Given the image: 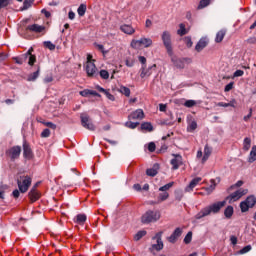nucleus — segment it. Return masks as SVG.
Wrapping results in <instances>:
<instances>
[{"label":"nucleus","mask_w":256,"mask_h":256,"mask_svg":"<svg viewBox=\"0 0 256 256\" xmlns=\"http://www.w3.org/2000/svg\"><path fill=\"white\" fill-rule=\"evenodd\" d=\"M161 40L166 49L167 54L171 57V62L176 69H185L186 65H191L193 60L189 57L177 58L173 55V42L171 41V32L164 31L161 35Z\"/></svg>","instance_id":"nucleus-1"},{"label":"nucleus","mask_w":256,"mask_h":256,"mask_svg":"<svg viewBox=\"0 0 256 256\" xmlns=\"http://www.w3.org/2000/svg\"><path fill=\"white\" fill-rule=\"evenodd\" d=\"M225 205H227V201L223 200V201H219L216 203H213L209 206H206L205 208L201 209V211H199L196 215H195V219H203V217H209V215H211V213H213L214 215L219 213L221 211V209H223V207H225Z\"/></svg>","instance_id":"nucleus-2"},{"label":"nucleus","mask_w":256,"mask_h":256,"mask_svg":"<svg viewBox=\"0 0 256 256\" xmlns=\"http://www.w3.org/2000/svg\"><path fill=\"white\" fill-rule=\"evenodd\" d=\"M161 219V213L157 210H148L145 214L142 215L141 221L142 223H155Z\"/></svg>","instance_id":"nucleus-3"},{"label":"nucleus","mask_w":256,"mask_h":256,"mask_svg":"<svg viewBox=\"0 0 256 256\" xmlns=\"http://www.w3.org/2000/svg\"><path fill=\"white\" fill-rule=\"evenodd\" d=\"M32 179L30 176H20L17 180V185L20 193H27L29 187H31Z\"/></svg>","instance_id":"nucleus-4"},{"label":"nucleus","mask_w":256,"mask_h":256,"mask_svg":"<svg viewBox=\"0 0 256 256\" xmlns=\"http://www.w3.org/2000/svg\"><path fill=\"white\" fill-rule=\"evenodd\" d=\"M130 45L133 49H140V47L149 48L153 45V40L151 38L142 37L139 40L133 39Z\"/></svg>","instance_id":"nucleus-5"},{"label":"nucleus","mask_w":256,"mask_h":256,"mask_svg":"<svg viewBox=\"0 0 256 256\" xmlns=\"http://www.w3.org/2000/svg\"><path fill=\"white\" fill-rule=\"evenodd\" d=\"M256 198L255 196H248L246 200L240 203V209L242 213H247L251 207H255Z\"/></svg>","instance_id":"nucleus-6"},{"label":"nucleus","mask_w":256,"mask_h":256,"mask_svg":"<svg viewBox=\"0 0 256 256\" xmlns=\"http://www.w3.org/2000/svg\"><path fill=\"white\" fill-rule=\"evenodd\" d=\"M7 157H10L11 161H15L21 157V146H13L6 150Z\"/></svg>","instance_id":"nucleus-7"},{"label":"nucleus","mask_w":256,"mask_h":256,"mask_svg":"<svg viewBox=\"0 0 256 256\" xmlns=\"http://www.w3.org/2000/svg\"><path fill=\"white\" fill-rule=\"evenodd\" d=\"M81 125L84 129H88V131H95V124L91 121L87 114H81Z\"/></svg>","instance_id":"nucleus-8"},{"label":"nucleus","mask_w":256,"mask_h":256,"mask_svg":"<svg viewBox=\"0 0 256 256\" xmlns=\"http://www.w3.org/2000/svg\"><path fill=\"white\" fill-rule=\"evenodd\" d=\"M247 193H249L248 189L240 188L239 190L230 194L226 199L230 201H239V199H241L243 195H247Z\"/></svg>","instance_id":"nucleus-9"},{"label":"nucleus","mask_w":256,"mask_h":256,"mask_svg":"<svg viewBox=\"0 0 256 256\" xmlns=\"http://www.w3.org/2000/svg\"><path fill=\"white\" fill-rule=\"evenodd\" d=\"M156 68H157L156 64L149 66L148 68L145 66H142L140 69L141 79H145V77H151V75H153V71H155Z\"/></svg>","instance_id":"nucleus-10"},{"label":"nucleus","mask_w":256,"mask_h":256,"mask_svg":"<svg viewBox=\"0 0 256 256\" xmlns=\"http://www.w3.org/2000/svg\"><path fill=\"white\" fill-rule=\"evenodd\" d=\"M85 70L88 75V77H94V75H97V66H95V63L91 61H87L85 65Z\"/></svg>","instance_id":"nucleus-11"},{"label":"nucleus","mask_w":256,"mask_h":256,"mask_svg":"<svg viewBox=\"0 0 256 256\" xmlns=\"http://www.w3.org/2000/svg\"><path fill=\"white\" fill-rule=\"evenodd\" d=\"M23 156L24 159L31 161L33 159V151L31 150V146L27 143V141L23 142Z\"/></svg>","instance_id":"nucleus-12"},{"label":"nucleus","mask_w":256,"mask_h":256,"mask_svg":"<svg viewBox=\"0 0 256 256\" xmlns=\"http://www.w3.org/2000/svg\"><path fill=\"white\" fill-rule=\"evenodd\" d=\"M128 119L131 121H141V119H145V113L143 112V109H137L134 112H132L129 116Z\"/></svg>","instance_id":"nucleus-13"},{"label":"nucleus","mask_w":256,"mask_h":256,"mask_svg":"<svg viewBox=\"0 0 256 256\" xmlns=\"http://www.w3.org/2000/svg\"><path fill=\"white\" fill-rule=\"evenodd\" d=\"M28 197L31 203H35V201H38V199L41 197V194L39 193V191H37V189H35V186H33L28 193Z\"/></svg>","instance_id":"nucleus-14"},{"label":"nucleus","mask_w":256,"mask_h":256,"mask_svg":"<svg viewBox=\"0 0 256 256\" xmlns=\"http://www.w3.org/2000/svg\"><path fill=\"white\" fill-rule=\"evenodd\" d=\"M183 234V230L181 228H176L171 236H169L168 241L170 243H175L179 237Z\"/></svg>","instance_id":"nucleus-15"},{"label":"nucleus","mask_w":256,"mask_h":256,"mask_svg":"<svg viewBox=\"0 0 256 256\" xmlns=\"http://www.w3.org/2000/svg\"><path fill=\"white\" fill-rule=\"evenodd\" d=\"M183 163V157L179 154L175 155V158L171 160V165L174 170L179 169V166Z\"/></svg>","instance_id":"nucleus-16"},{"label":"nucleus","mask_w":256,"mask_h":256,"mask_svg":"<svg viewBox=\"0 0 256 256\" xmlns=\"http://www.w3.org/2000/svg\"><path fill=\"white\" fill-rule=\"evenodd\" d=\"M120 31H122V33H125V35H133L135 33V28H133V26L129 24H122L120 26Z\"/></svg>","instance_id":"nucleus-17"},{"label":"nucleus","mask_w":256,"mask_h":256,"mask_svg":"<svg viewBox=\"0 0 256 256\" xmlns=\"http://www.w3.org/2000/svg\"><path fill=\"white\" fill-rule=\"evenodd\" d=\"M28 31H32L33 33H43L45 31V26H41L39 24H32L27 26Z\"/></svg>","instance_id":"nucleus-18"},{"label":"nucleus","mask_w":256,"mask_h":256,"mask_svg":"<svg viewBox=\"0 0 256 256\" xmlns=\"http://www.w3.org/2000/svg\"><path fill=\"white\" fill-rule=\"evenodd\" d=\"M81 97H89V95H93V97H101V94H99L97 91L84 89L79 92Z\"/></svg>","instance_id":"nucleus-19"},{"label":"nucleus","mask_w":256,"mask_h":256,"mask_svg":"<svg viewBox=\"0 0 256 256\" xmlns=\"http://www.w3.org/2000/svg\"><path fill=\"white\" fill-rule=\"evenodd\" d=\"M207 47V39L201 38L195 46L198 53H201Z\"/></svg>","instance_id":"nucleus-20"},{"label":"nucleus","mask_w":256,"mask_h":256,"mask_svg":"<svg viewBox=\"0 0 256 256\" xmlns=\"http://www.w3.org/2000/svg\"><path fill=\"white\" fill-rule=\"evenodd\" d=\"M211 153H213V148H211L209 145H205L204 147V155L202 157V163H205L209 157H211Z\"/></svg>","instance_id":"nucleus-21"},{"label":"nucleus","mask_w":256,"mask_h":256,"mask_svg":"<svg viewBox=\"0 0 256 256\" xmlns=\"http://www.w3.org/2000/svg\"><path fill=\"white\" fill-rule=\"evenodd\" d=\"M159 171V164H154L152 168H149L146 170V175H148V177H155V175H157Z\"/></svg>","instance_id":"nucleus-22"},{"label":"nucleus","mask_w":256,"mask_h":256,"mask_svg":"<svg viewBox=\"0 0 256 256\" xmlns=\"http://www.w3.org/2000/svg\"><path fill=\"white\" fill-rule=\"evenodd\" d=\"M202 179L201 177H196L194 178L190 184L186 187V191H191L192 189H195V187H197V185H199V183H201Z\"/></svg>","instance_id":"nucleus-23"},{"label":"nucleus","mask_w":256,"mask_h":256,"mask_svg":"<svg viewBox=\"0 0 256 256\" xmlns=\"http://www.w3.org/2000/svg\"><path fill=\"white\" fill-rule=\"evenodd\" d=\"M163 249V240H161V237L157 238V244H153L150 248V251H161Z\"/></svg>","instance_id":"nucleus-24"},{"label":"nucleus","mask_w":256,"mask_h":256,"mask_svg":"<svg viewBox=\"0 0 256 256\" xmlns=\"http://www.w3.org/2000/svg\"><path fill=\"white\" fill-rule=\"evenodd\" d=\"M40 73H41V68L38 66L37 71L28 75L27 81H37V79L39 78Z\"/></svg>","instance_id":"nucleus-25"},{"label":"nucleus","mask_w":256,"mask_h":256,"mask_svg":"<svg viewBox=\"0 0 256 256\" xmlns=\"http://www.w3.org/2000/svg\"><path fill=\"white\" fill-rule=\"evenodd\" d=\"M75 223H78V225H84L85 221H87V215L85 214H78L75 219Z\"/></svg>","instance_id":"nucleus-26"},{"label":"nucleus","mask_w":256,"mask_h":256,"mask_svg":"<svg viewBox=\"0 0 256 256\" xmlns=\"http://www.w3.org/2000/svg\"><path fill=\"white\" fill-rule=\"evenodd\" d=\"M210 183H211L210 186L204 188L205 191H206V195H211V193H213V191H215V189H216V187H217V183L215 182L214 179H212V180L210 181Z\"/></svg>","instance_id":"nucleus-27"},{"label":"nucleus","mask_w":256,"mask_h":256,"mask_svg":"<svg viewBox=\"0 0 256 256\" xmlns=\"http://www.w3.org/2000/svg\"><path fill=\"white\" fill-rule=\"evenodd\" d=\"M118 93H121L122 95H125V97H130L131 96V89L127 88L126 86H120L117 89Z\"/></svg>","instance_id":"nucleus-28"},{"label":"nucleus","mask_w":256,"mask_h":256,"mask_svg":"<svg viewBox=\"0 0 256 256\" xmlns=\"http://www.w3.org/2000/svg\"><path fill=\"white\" fill-rule=\"evenodd\" d=\"M226 34H227L226 30L218 31L216 34V38H215L216 43H221V41H223V39H225Z\"/></svg>","instance_id":"nucleus-29"},{"label":"nucleus","mask_w":256,"mask_h":256,"mask_svg":"<svg viewBox=\"0 0 256 256\" xmlns=\"http://www.w3.org/2000/svg\"><path fill=\"white\" fill-rule=\"evenodd\" d=\"M256 161V146H253L248 157V163H255Z\"/></svg>","instance_id":"nucleus-30"},{"label":"nucleus","mask_w":256,"mask_h":256,"mask_svg":"<svg viewBox=\"0 0 256 256\" xmlns=\"http://www.w3.org/2000/svg\"><path fill=\"white\" fill-rule=\"evenodd\" d=\"M141 130L151 133V131H153V125L151 124V122H144L141 124Z\"/></svg>","instance_id":"nucleus-31"},{"label":"nucleus","mask_w":256,"mask_h":256,"mask_svg":"<svg viewBox=\"0 0 256 256\" xmlns=\"http://www.w3.org/2000/svg\"><path fill=\"white\" fill-rule=\"evenodd\" d=\"M147 235V231L145 230H140L138 231L135 235H134V240L135 241H141V239H143V237H145Z\"/></svg>","instance_id":"nucleus-32"},{"label":"nucleus","mask_w":256,"mask_h":256,"mask_svg":"<svg viewBox=\"0 0 256 256\" xmlns=\"http://www.w3.org/2000/svg\"><path fill=\"white\" fill-rule=\"evenodd\" d=\"M243 149L245 151H249V149H251V138L249 137L244 138Z\"/></svg>","instance_id":"nucleus-33"},{"label":"nucleus","mask_w":256,"mask_h":256,"mask_svg":"<svg viewBox=\"0 0 256 256\" xmlns=\"http://www.w3.org/2000/svg\"><path fill=\"white\" fill-rule=\"evenodd\" d=\"M224 215L227 219H231V217H233V206H228L224 210Z\"/></svg>","instance_id":"nucleus-34"},{"label":"nucleus","mask_w":256,"mask_h":256,"mask_svg":"<svg viewBox=\"0 0 256 256\" xmlns=\"http://www.w3.org/2000/svg\"><path fill=\"white\" fill-rule=\"evenodd\" d=\"M86 11H87V5H85V4H81L77 9V13L80 17H83V15H85Z\"/></svg>","instance_id":"nucleus-35"},{"label":"nucleus","mask_w":256,"mask_h":256,"mask_svg":"<svg viewBox=\"0 0 256 256\" xmlns=\"http://www.w3.org/2000/svg\"><path fill=\"white\" fill-rule=\"evenodd\" d=\"M178 35L180 37H183V35H187V29L185 28V24L181 23L179 25V29L177 30Z\"/></svg>","instance_id":"nucleus-36"},{"label":"nucleus","mask_w":256,"mask_h":256,"mask_svg":"<svg viewBox=\"0 0 256 256\" xmlns=\"http://www.w3.org/2000/svg\"><path fill=\"white\" fill-rule=\"evenodd\" d=\"M9 189L7 184L0 185V199H5V192Z\"/></svg>","instance_id":"nucleus-37"},{"label":"nucleus","mask_w":256,"mask_h":256,"mask_svg":"<svg viewBox=\"0 0 256 256\" xmlns=\"http://www.w3.org/2000/svg\"><path fill=\"white\" fill-rule=\"evenodd\" d=\"M174 185V182H169L168 184L164 185V186H161L159 188V191H162L164 193H167V191H169L171 189V187H173Z\"/></svg>","instance_id":"nucleus-38"},{"label":"nucleus","mask_w":256,"mask_h":256,"mask_svg":"<svg viewBox=\"0 0 256 256\" xmlns=\"http://www.w3.org/2000/svg\"><path fill=\"white\" fill-rule=\"evenodd\" d=\"M195 129H197V122L196 121H192L188 124V127H187V131L189 133H193V131H195Z\"/></svg>","instance_id":"nucleus-39"},{"label":"nucleus","mask_w":256,"mask_h":256,"mask_svg":"<svg viewBox=\"0 0 256 256\" xmlns=\"http://www.w3.org/2000/svg\"><path fill=\"white\" fill-rule=\"evenodd\" d=\"M125 127H128V129H137V127H139V122L128 121L125 123Z\"/></svg>","instance_id":"nucleus-40"},{"label":"nucleus","mask_w":256,"mask_h":256,"mask_svg":"<svg viewBox=\"0 0 256 256\" xmlns=\"http://www.w3.org/2000/svg\"><path fill=\"white\" fill-rule=\"evenodd\" d=\"M169 199V193L168 192H162L158 195V201H167Z\"/></svg>","instance_id":"nucleus-41"},{"label":"nucleus","mask_w":256,"mask_h":256,"mask_svg":"<svg viewBox=\"0 0 256 256\" xmlns=\"http://www.w3.org/2000/svg\"><path fill=\"white\" fill-rule=\"evenodd\" d=\"M192 239H193V232H188L187 234H186V236H185V238H184V243L186 244V245H189V243H191V241H192Z\"/></svg>","instance_id":"nucleus-42"},{"label":"nucleus","mask_w":256,"mask_h":256,"mask_svg":"<svg viewBox=\"0 0 256 256\" xmlns=\"http://www.w3.org/2000/svg\"><path fill=\"white\" fill-rule=\"evenodd\" d=\"M211 3V0H201L198 9H205L209 4Z\"/></svg>","instance_id":"nucleus-43"},{"label":"nucleus","mask_w":256,"mask_h":256,"mask_svg":"<svg viewBox=\"0 0 256 256\" xmlns=\"http://www.w3.org/2000/svg\"><path fill=\"white\" fill-rule=\"evenodd\" d=\"M13 61H15V63H17V65H23V63H25V61H27V59H25L22 55L21 57H13Z\"/></svg>","instance_id":"nucleus-44"},{"label":"nucleus","mask_w":256,"mask_h":256,"mask_svg":"<svg viewBox=\"0 0 256 256\" xmlns=\"http://www.w3.org/2000/svg\"><path fill=\"white\" fill-rule=\"evenodd\" d=\"M44 47H46V49H49L50 51H55V44H53L51 41H45Z\"/></svg>","instance_id":"nucleus-45"},{"label":"nucleus","mask_w":256,"mask_h":256,"mask_svg":"<svg viewBox=\"0 0 256 256\" xmlns=\"http://www.w3.org/2000/svg\"><path fill=\"white\" fill-rule=\"evenodd\" d=\"M195 105H197V101L195 100H187L184 103V107H188L189 109H191V107H195Z\"/></svg>","instance_id":"nucleus-46"},{"label":"nucleus","mask_w":256,"mask_h":256,"mask_svg":"<svg viewBox=\"0 0 256 256\" xmlns=\"http://www.w3.org/2000/svg\"><path fill=\"white\" fill-rule=\"evenodd\" d=\"M43 125H45V127H49V129H57V125L54 124L53 122H45V121H42L41 122Z\"/></svg>","instance_id":"nucleus-47"},{"label":"nucleus","mask_w":256,"mask_h":256,"mask_svg":"<svg viewBox=\"0 0 256 256\" xmlns=\"http://www.w3.org/2000/svg\"><path fill=\"white\" fill-rule=\"evenodd\" d=\"M125 65H126V67H134L135 60L133 58H127L125 60Z\"/></svg>","instance_id":"nucleus-48"},{"label":"nucleus","mask_w":256,"mask_h":256,"mask_svg":"<svg viewBox=\"0 0 256 256\" xmlns=\"http://www.w3.org/2000/svg\"><path fill=\"white\" fill-rule=\"evenodd\" d=\"M9 3H11V0H0V11L1 9H5V7H8Z\"/></svg>","instance_id":"nucleus-49"},{"label":"nucleus","mask_w":256,"mask_h":256,"mask_svg":"<svg viewBox=\"0 0 256 256\" xmlns=\"http://www.w3.org/2000/svg\"><path fill=\"white\" fill-rule=\"evenodd\" d=\"M50 136H51V130H49L48 128L44 129L41 132V137L42 138H47V137H50Z\"/></svg>","instance_id":"nucleus-50"},{"label":"nucleus","mask_w":256,"mask_h":256,"mask_svg":"<svg viewBox=\"0 0 256 256\" xmlns=\"http://www.w3.org/2000/svg\"><path fill=\"white\" fill-rule=\"evenodd\" d=\"M29 60H28V65H30L32 67V65H35V61H37V58L35 57V55H30L28 56Z\"/></svg>","instance_id":"nucleus-51"},{"label":"nucleus","mask_w":256,"mask_h":256,"mask_svg":"<svg viewBox=\"0 0 256 256\" xmlns=\"http://www.w3.org/2000/svg\"><path fill=\"white\" fill-rule=\"evenodd\" d=\"M251 249H252L251 245H247L240 250V254L245 255V253H249V251H251Z\"/></svg>","instance_id":"nucleus-52"},{"label":"nucleus","mask_w":256,"mask_h":256,"mask_svg":"<svg viewBox=\"0 0 256 256\" xmlns=\"http://www.w3.org/2000/svg\"><path fill=\"white\" fill-rule=\"evenodd\" d=\"M100 77L102 79H109V72L107 70H101L100 71Z\"/></svg>","instance_id":"nucleus-53"},{"label":"nucleus","mask_w":256,"mask_h":256,"mask_svg":"<svg viewBox=\"0 0 256 256\" xmlns=\"http://www.w3.org/2000/svg\"><path fill=\"white\" fill-rule=\"evenodd\" d=\"M33 1L34 0H24V3H23L24 9H29V7H31V5H33Z\"/></svg>","instance_id":"nucleus-54"},{"label":"nucleus","mask_w":256,"mask_h":256,"mask_svg":"<svg viewBox=\"0 0 256 256\" xmlns=\"http://www.w3.org/2000/svg\"><path fill=\"white\" fill-rule=\"evenodd\" d=\"M31 55H33V47H30L28 49V51L25 54H23V58L24 59H29V56H31Z\"/></svg>","instance_id":"nucleus-55"},{"label":"nucleus","mask_w":256,"mask_h":256,"mask_svg":"<svg viewBox=\"0 0 256 256\" xmlns=\"http://www.w3.org/2000/svg\"><path fill=\"white\" fill-rule=\"evenodd\" d=\"M95 47H97L98 51H101V53H103V55H105L107 53V51H105V46H103L102 44H95Z\"/></svg>","instance_id":"nucleus-56"},{"label":"nucleus","mask_w":256,"mask_h":256,"mask_svg":"<svg viewBox=\"0 0 256 256\" xmlns=\"http://www.w3.org/2000/svg\"><path fill=\"white\" fill-rule=\"evenodd\" d=\"M155 149H156V145L154 144V142H150L148 144V151H150V153H153L155 152Z\"/></svg>","instance_id":"nucleus-57"},{"label":"nucleus","mask_w":256,"mask_h":256,"mask_svg":"<svg viewBox=\"0 0 256 256\" xmlns=\"http://www.w3.org/2000/svg\"><path fill=\"white\" fill-rule=\"evenodd\" d=\"M243 75H245L243 70H236L233 74V77H243Z\"/></svg>","instance_id":"nucleus-58"},{"label":"nucleus","mask_w":256,"mask_h":256,"mask_svg":"<svg viewBox=\"0 0 256 256\" xmlns=\"http://www.w3.org/2000/svg\"><path fill=\"white\" fill-rule=\"evenodd\" d=\"M21 195V190L15 189L12 192V196L14 197V199H19V196Z\"/></svg>","instance_id":"nucleus-59"},{"label":"nucleus","mask_w":256,"mask_h":256,"mask_svg":"<svg viewBox=\"0 0 256 256\" xmlns=\"http://www.w3.org/2000/svg\"><path fill=\"white\" fill-rule=\"evenodd\" d=\"M107 99H109V101H115V96H113V94L109 93V91L106 90L105 94Z\"/></svg>","instance_id":"nucleus-60"},{"label":"nucleus","mask_w":256,"mask_h":256,"mask_svg":"<svg viewBox=\"0 0 256 256\" xmlns=\"http://www.w3.org/2000/svg\"><path fill=\"white\" fill-rule=\"evenodd\" d=\"M185 43H186L187 47H193V41L191 40V37H186Z\"/></svg>","instance_id":"nucleus-61"},{"label":"nucleus","mask_w":256,"mask_h":256,"mask_svg":"<svg viewBox=\"0 0 256 256\" xmlns=\"http://www.w3.org/2000/svg\"><path fill=\"white\" fill-rule=\"evenodd\" d=\"M231 89H233V82H230L229 84H227L224 88V91L226 93H228V91H231Z\"/></svg>","instance_id":"nucleus-62"},{"label":"nucleus","mask_w":256,"mask_h":256,"mask_svg":"<svg viewBox=\"0 0 256 256\" xmlns=\"http://www.w3.org/2000/svg\"><path fill=\"white\" fill-rule=\"evenodd\" d=\"M247 43H249L250 45H255L256 43V38L255 37H251L247 40Z\"/></svg>","instance_id":"nucleus-63"},{"label":"nucleus","mask_w":256,"mask_h":256,"mask_svg":"<svg viewBox=\"0 0 256 256\" xmlns=\"http://www.w3.org/2000/svg\"><path fill=\"white\" fill-rule=\"evenodd\" d=\"M53 81V76H46L44 78V83H51Z\"/></svg>","instance_id":"nucleus-64"}]
</instances>
